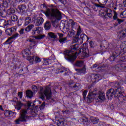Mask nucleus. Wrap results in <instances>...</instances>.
<instances>
[{
  "label": "nucleus",
  "mask_w": 126,
  "mask_h": 126,
  "mask_svg": "<svg viewBox=\"0 0 126 126\" xmlns=\"http://www.w3.org/2000/svg\"><path fill=\"white\" fill-rule=\"evenodd\" d=\"M26 95L28 98H32L33 97V92L28 91L26 92Z\"/></svg>",
  "instance_id": "obj_37"
},
{
  "label": "nucleus",
  "mask_w": 126,
  "mask_h": 126,
  "mask_svg": "<svg viewBox=\"0 0 126 126\" xmlns=\"http://www.w3.org/2000/svg\"><path fill=\"white\" fill-rule=\"evenodd\" d=\"M113 12H114L113 19L114 20H117V19H118V13H117V12H116V11H113Z\"/></svg>",
  "instance_id": "obj_50"
},
{
  "label": "nucleus",
  "mask_w": 126,
  "mask_h": 126,
  "mask_svg": "<svg viewBox=\"0 0 126 126\" xmlns=\"http://www.w3.org/2000/svg\"><path fill=\"white\" fill-rule=\"evenodd\" d=\"M12 43V41H11V38L10 37H9L7 40L5 42V44L6 45H10Z\"/></svg>",
  "instance_id": "obj_46"
},
{
  "label": "nucleus",
  "mask_w": 126,
  "mask_h": 126,
  "mask_svg": "<svg viewBox=\"0 0 126 126\" xmlns=\"http://www.w3.org/2000/svg\"><path fill=\"white\" fill-rule=\"evenodd\" d=\"M19 35V34L18 33H16L10 37L11 38V40H15V39H16Z\"/></svg>",
  "instance_id": "obj_47"
},
{
  "label": "nucleus",
  "mask_w": 126,
  "mask_h": 126,
  "mask_svg": "<svg viewBox=\"0 0 126 126\" xmlns=\"http://www.w3.org/2000/svg\"><path fill=\"white\" fill-rule=\"evenodd\" d=\"M120 48L122 51H123V52H124V53H126V42H124L122 43L120 45Z\"/></svg>",
  "instance_id": "obj_35"
},
{
  "label": "nucleus",
  "mask_w": 126,
  "mask_h": 126,
  "mask_svg": "<svg viewBox=\"0 0 126 126\" xmlns=\"http://www.w3.org/2000/svg\"><path fill=\"white\" fill-rule=\"evenodd\" d=\"M12 0H3V6L5 8H7L8 6V3H11Z\"/></svg>",
  "instance_id": "obj_25"
},
{
  "label": "nucleus",
  "mask_w": 126,
  "mask_h": 126,
  "mask_svg": "<svg viewBox=\"0 0 126 126\" xmlns=\"http://www.w3.org/2000/svg\"><path fill=\"white\" fill-rule=\"evenodd\" d=\"M80 122H82L83 123H87V122H88V119L86 117H83L80 119Z\"/></svg>",
  "instance_id": "obj_48"
},
{
  "label": "nucleus",
  "mask_w": 126,
  "mask_h": 126,
  "mask_svg": "<svg viewBox=\"0 0 126 126\" xmlns=\"http://www.w3.org/2000/svg\"><path fill=\"white\" fill-rule=\"evenodd\" d=\"M126 31L123 30L121 32H119V33L118 36V38H119V40H123L124 38L126 37Z\"/></svg>",
  "instance_id": "obj_17"
},
{
  "label": "nucleus",
  "mask_w": 126,
  "mask_h": 126,
  "mask_svg": "<svg viewBox=\"0 0 126 126\" xmlns=\"http://www.w3.org/2000/svg\"><path fill=\"white\" fill-rule=\"evenodd\" d=\"M34 28V25L33 24L29 25L25 29V31L26 32H30L31 30H32Z\"/></svg>",
  "instance_id": "obj_29"
},
{
  "label": "nucleus",
  "mask_w": 126,
  "mask_h": 126,
  "mask_svg": "<svg viewBox=\"0 0 126 126\" xmlns=\"http://www.w3.org/2000/svg\"><path fill=\"white\" fill-rule=\"evenodd\" d=\"M94 99H95L96 102L99 103L103 102L106 100L105 93L102 91H98L97 90H94L92 93H90L87 96V101L88 103H91Z\"/></svg>",
  "instance_id": "obj_3"
},
{
  "label": "nucleus",
  "mask_w": 126,
  "mask_h": 126,
  "mask_svg": "<svg viewBox=\"0 0 126 126\" xmlns=\"http://www.w3.org/2000/svg\"><path fill=\"white\" fill-rule=\"evenodd\" d=\"M10 20H8L7 21L6 20L1 19L0 18V27H3L4 28H6L7 25H12L13 23H11Z\"/></svg>",
  "instance_id": "obj_10"
},
{
  "label": "nucleus",
  "mask_w": 126,
  "mask_h": 126,
  "mask_svg": "<svg viewBox=\"0 0 126 126\" xmlns=\"http://www.w3.org/2000/svg\"><path fill=\"white\" fill-rule=\"evenodd\" d=\"M48 35L50 38H52L53 39H57V36L56 35V33L54 32H49L48 33Z\"/></svg>",
  "instance_id": "obj_41"
},
{
  "label": "nucleus",
  "mask_w": 126,
  "mask_h": 126,
  "mask_svg": "<svg viewBox=\"0 0 126 126\" xmlns=\"http://www.w3.org/2000/svg\"><path fill=\"white\" fill-rule=\"evenodd\" d=\"M63 121L58 120L57 122L58 126H63Z\"/></svg>",
  "instance_id": "obj_49"
},
{
  "label": "nucleus",
  "mask_w": 126,
  "mask_h": 126,
  "mask_svg": "<svg viewBox=\"0 0 126 126\" xmlns=\"http://www.w3.org/2000/svg\"><path fill=\"white\" fill-rule=\"evenodd\" d=\"M69 85L71 86V87H72V88H73V89H75L76 90L79 89L80 88V84H79V83L75 84L73 86H71V85L72 84V83H69Z\"/></svg>",
  "instance_id": "obj_27"
},
{
  "label": "nucleus",
  "mask_w": 126,
  "mask_h": 126,
  "mask_svg": "<svg viewBox=\"0 0 126 126\" xmlns=\"http://www.w3.org/2000/svg\"><path fill=\"white\" fill-rule=\"evenodd\" d=\"M90 46L91 47V48H94V42H93L92 41L90 42Z\"/></svg>",
  "instance_id": "obj_60"
},
{
  "label": "nucleus",
  "mask_w": 126,
  "mask_h": 126,
  "mask_svg": "<svg viewBox=\"0 0 126 126\" xmlns=\"http://www.w3.org/2000/svg\"><path fill=\"white\" fill-rule=\"evenodd\" d=\"M71 28L72 29H73V28H74V26H75V24H76V23L74 22V21H72V20H71Z\"/></svg>",
  "instance_id": "obj_56"
},
{
  "label": "nucleus",
  "mask_w": 126,
  "mask_h": 126,
  "mask_svg": "<svg viewBox=\"0 0 126 126\" xmlns=\"http://www.w3.org/2000/svg\"><path fill=\"white\" fill-rule=\"evenodd\" d=\"M67 71L66 69L65 68H58L56 70V73H63V72H64V75H66L67 74Z\"/></svg>",
  "instance_id": "obj_20"
},
{
  "label": "nucleus",
  "mask_w": 126,
  "mask_h": 126,
  "mask_svg": "<svg viewBox=\"0 0 126 126\" xmlns=\"http://www.w3.org/2000/svg\"><path fill=\"white\" fill-rule=\"evenodd\" d=\"M17 20H18V17L15 15H12L11 16V23H13L12 25H13V24H14V22L17 21Z\"/></svg>",
  "instance_id": "obj_21"
},
{
  "label": "nucleus",
  "mask_w": 126,
  "mask_h": 126,
  "mask_svg": "<svg viewBox=\"0 0 126 126\" xmlns=\"http://www.w3.org/2000/svg\"><path fill=\"white\" fill-rule=\"evenodd\" d=\"M44 13L49 19H51L52 24H55L57 20L62 19V13L56 8H47Z\"/></svg>",
  "instance_id": "obj_2"
},
{
  "label": "nucleus",
  "mask_w": 126,
  "mask_h": 126,
  "mask_svg": "<svg viewBox=\"0 0 126 126\" xmlns=\"http://www.w3.org/2000/svg\"><path fill=\"white\" fill-rule=\"evenodd\" d=\"M81 50L82 51L83 56V57H84V58H87L89 57V52L88 51V49L84 48L81 49Z\"/></svg>",
  "instance_id": "obj_19"
},
{
  "label": "nucleus",
  "mask_w": 126,
  "mask_h": 126,
  "mask_svg": "<svg viewBox=\"0 0 126 126\" xmlns=\"http://www.w3.org/2000/svg\"><path fill=\"white\" fill-rule=\"evenodd\" d=\"M4 115L6 117H11L12 116V115H13V112L8 110H6L5 111Z\"/></svg>",
  "instance_id": "obj_39"
},
{
  "label": "nucleus",
  "mask_w": 126,
  "mask_h": 126,
  "mask_svg": "<svg viewBox=\"0 0 126 126\" xmlns=\"http://www.w3.org/2000/svg\"><path fill=\"white\" fill-rule=\"evenodd\" d=\"M84 63V62L83 61H77L75 63V65H76V66H78V67H80L83 65Z\"/></svg>",
  "instance_id": "obj_32"
},
{
  "label": "nucleus",
  "mask_w": 126,
  "mask_h": 126,
  "mask_svg": "<svg viewBox=\"0 0 126 126\" xmlns=\"http://www.w3.org/2000/svg\"><path fill=\"white\" fill-rule=\"evenodd\" d=\"M29 62H30V63L32 64H33L34 63H34H40L41 62V59L38 57H28L27 59Z\"/></svg>",
  "instance_id": "obj_9"
},
{
  "label": "nucleus",
  "mask_w": 126,
  "mask_h": 126,
  "mask_svg": "<svg viewBox=\"0 0 126 126\" xmlns=\"http://www.w3.org/2000/svg\"><path fill=\"white\" fill-rule=\"evenodd\" d=\"M30 16L32 18V19H33V20L37 19V14H35L34 13H32Z\"/></svg>",
  "instance_id": "obj_52"
},
{
  "label": "nucleus",
  "mask_w": 126,
  "mask_h": 126,
  "mask_svg": "<svg viewBox=\"0 0 126 126\" xmlns=\"http://www.w3.org/2000/svg\"><path fill=\"white\" fill-rule=\"evenodd\" d=\"M44 108H45V103H43L42 104H41L40 106V109L41 110H42V109H44Z\"/></svg>",
  "instance_id": "obj_62"
},
{
  "label": "nucleus",
  "mask_w": 126,
  "mask_h": 126,
  "mask_svg": "<svg viewBox=\"0 0 126 126\" xmlns=\"http://www.w3.org/2000/svg\"><path fill=\"white\" fill-rule=\"evenodd\" d=\"M121 16L122 18H125L126 17V11H124L121 13Z\"/></svg>",
  "instance_id": "obj_55"
},
{
  "label": "nucleus",
  "mask_w": 126,
  "mask_h": 126,
  "mask_svg": "<svg viewBox=\"0 0 126 126\" xmlns=\"http://www.w3.org/2000/svg\"><path fill=\"white\" fill-rule=\"evenodd\" d=\"M32 35H35V34H36V30H35V29H34V30H33L32 31Z\"/></svg>",
  "instance_id": "obj_63"
},
{
  "label": "nucleus",
  "mask_w": 126,
  "mask_h": 126,
  "mask_svg": "<svg viewBox=\"0 0 126 126\" xmlns=\"http://www.w3.org/2000/svg\"><path fill=\"white\" fill-rule=\"evenodd\" d=\"M39 95L42 99H45V96L47 100L52 99V89L50 87H41Z\"/></svg>",
  "instance_id": "obj_5"
},
{
  "label": "nucleus",
  "mask_w": 126,
  "mask_h": 126,
  "mask_svg": "<svg viewBox=\"0 0 126 126\" xmlns=\"http://www.w3.org/2000/svg\"><path fill=\"white\" fill-rule=\"evenodd\" d=\"M44 23V19L42 17H40L38 18L37 20L35 23V25L36 26H40V25H42Z\"/></svg>",
  "instance_id": "obj_22"
},
{
  "label": "nucleus",
  "mask_w": 126,
  "mask_h": 126,
  "mask_svg": "<svg viewBox=\"0 0 126 126\" xmlns=\"http://www.w3.org/2000/svg\"><path fill=\"white\" fill-rule=\"evenodd\" d=\"M123 55H124V53L121 52L120 49L116 50L115 52L112 53V56H110L109 61H110V62H114L116 58L119 57V56L121 57V56H123Z\"/></svg>",
  "instance_id": "obj_7"
},
{
  "label": "nucleus",
  "mask_w": 126,
  "mask_h": 126,
  "mask_svg": "<svg viewBox=\"0 0 126 126\" xmlns=\"http://www.w3.org/2000/svg\"><path fill=\"white\" fill-rule=\"evenodd\" d=\"M78 49V45L74 44L70 47V50L66 49L64 51V55H65V59L70 62V63H73L77 57L74 52Z\"/></svg>",
  "instance_id": "obj_4"
},
{
  "label": "nucleus",
  "mask_w": 126,
  "mask_h": 126,
  "mask_svg": "<svg viewBox=\"0 0 126 126\" xmlns=\"http://www.w3.org/2000/svg\"><path fill=\"white\" fill-rule=\"evenodd\" d=\"M93 79H94L96 81L100 80L101 79V76L98 74L95 75Z\"/></svg>",
  "instance_id": "obj_45"
},
{
  "label": "nucleus",
  "mask_w": 126,
  "mask_h": 126,
  "mask_svg": "<svg viewBox=\"0 0 126 126\" xmlns=\"http://www.w3.org/2000/svg\"><path fill=\"white\" fill-rule=\"evenodd\" d=\"M28 109H23L21 110V114L19 118L15 121L16 125H20V122L26 123L25 116L27 115Z\"/></svg>",
  "instance_id": "obj_6"
},
{
  "label": "nucleus",
  "mask_w": 126,
  "mask_h": 126,
  "mask_svg": "<svg viewBox=\"0 0 126 126\" xmlns=\"http://www.w3.org/2000/svg\"><path fill=\"white\" fill-rule=\"evenodd\" d=\"M82 32V31L81 30V27H80V26H78V28L77 29L76 35L77 36H80Z\"/></svg>",
  "instance_id": "obj_44"
},
{
  "label": "nucleus",
  "mask_w": 126,
  "mask_h": 126,
  "mask_svg": "<svg viewBox=\"0 0 126 126\" xmlns=\"http://www.w3.org/2000/svg\"><path fill=\"white\" fill-rule=\"evenodd\" d=\"M14 13H15V10L14 9H9L7 10L6 14L7 16L10 15H14Z\"/></svg>",
  "instance_id": "obj_26"
},
{
  "label": "nucleus",
  "mask_w": 126,
  "mask_h": 126,
  "mask_svg": "<svg viewBox=\"0 0 126 126\" xmlns=\"http://www.w3.org/2000/svg\"><path fill=\"white\" fill-rule=\"evenodd\" d=\"M35 32L38 34H40L41 33V27H37L35 28Z\"/></svg>",
  "instance_id": "obj_53"
},
{
  "label": "nucleus",
  "mask_w": 126,
  "mask_h": 126,
  "mask_svg": "<svg viewBox=\"0 0 126 126\" xmlns=\"http://www.w3.org/2000/svg\"><path fill=\"white\" fill-rule=\"evenodd\" d=\"M24 20V18L21 17L17 22L18 26H21L22 25V24L23 23V21Z\"/></svg>",
  "instance_id": "obj_43"
},
{
  "label": "nucleus",
  "mask_w": 126,
  "mask_h": 126,
  "mask_svg": "<svg viewBox=\"0 0 126 126\" xmlns=\"http://www.w3.org/2000/svg\"><path fill=\"white\" fill-rule=\"evenodd\" d=\"M104 11L105 13H102V14H103V17H105V18H108V17L112 18V17H113V11L111 9L109 8H105L104 9Z\"/></svg>",
  "instance_id": "obj_8"
},
{
  "label": "nucleus",
  "mask_w": 126,
  "mask_h": 126,
  "mask_svg": "<svg viewBox=\"0 0 126 126\" xmlns=\"http://www.w3.org/2000/svg\"><path fill=\"white\" fill-rule=\"evenodd\" d=\"M45 36L42 34H40L37 36H32V38H35L36 40H41L42 39H44Z\"/></svg>",
  "instance_id": "obj_42"
},
{
  "label": "nucleus",
  "mask_w": 126,
  "mask_h": 126,
  "mask_svg": "<svg viewBox=\"0 0 126 126\" xmlns=\"http://www.w3.org/2000/svg\"><path fill=\"white\" fill-rule=\"evenodd\" d=\"M111 85L113 87V88L116 89H110L106 93L107 97H118V100H119L120 103L123 104V103H126V95H123L124 93V88L121 87V84L120 83L113 82L111 83Z\"/></svg>",
  "instance_id": "obj_1"
},
{
  "label": "nucleus",
  "mask_w": 126,
  "mask_h": 126,
  "mask_svg": "<svg viewBox=\"0 0 126 126\" xmlns=\"http://www.w3.org/2000/svg\"><path fill=\"white\" fill-rule=\"evenodd\" d=\"M86 95H87V90H85L83 92V99L85 100L86 98Z\"/></svg>",
  "instance_id": "obj_54"
},
{
  "label": "nucleus",
  "mask_w": 126,
  "mask_h": 126,
  "mask_svg": "<svg viewBox=\"0 0 126 126\" xmlns=\"http://www.w3.org/2000/svg\"><path fill=\"white\" fill-rule=\"evenodd\" d=\"M19 9V12L20 14L22 15L24 14L26 11H27V9L26 8V6L25 4H21L18 6Z\"/></svg>",
  "instance_id": "obj_12"
},
{
  "label": "nucleus",
  "mask_w": 126,
  "mask_h": 126,
  "mask_svg": "<svg viewBox=\"0 0 126 126\" xmlns=\"http://www.w3.org/2000/svg\"><path fill=\"white\" fill-rule=\"evenodd\" d=\"M18 95L20 99L22 98V92H19L18 93Z\"/></svg>",
  "instance_id": "obj_59"
},
{
  "label": "nucleus",
  "mask_w": 126,
  "mask_h": 126,
  "mask_svg": "<svg viewBox=\"0 0 126 126\" xmlns=\"http://www.w3.org/2000/svg\"><path fill=\"white\" fill-rule=\"evenodd\" d=\"M32 90L34 93H36V92H38V88L36 86H32Z\"/></svg>",
  "instance_id": "obj_51"
},
{
  "label": "nucleus",
  "mask_w": 126,
  "mask_h": 126,
  "mask_svg": "<svg viewBox=\"0 0 126 126\" xmlns=\"http://www.w3.org/2000/svg\"><path fill=\"white\" fill-rule=\"evenodd\" d=\"M75 70L77 72V74L79 75H83V74H85V72H86V68L84 66L82 68L75 69Z\"/></svg>",
  "instance_id": "obj_16"
},
{
  "label": "nucleus",
  "mask_w": 126,
  "mask_h": 126,
  "mask_svg": "<svg viewBox=\"0 0 126 126\" xmlns=\"http://www.w3.org/2000/svg\"><path fill=\"white\" fill-rule=\"evenodd\" d=\"M19 32L20 35H23V34L24 33V29H21Z\"/></svg>",
  "instance_id": "obj_57"
},
{
  "label": "nucleus",
  "mask_w": 126,
  "mask_h": 126,
  "mask_svg": "<svg viewBox=\"0 0 126 126\" xmlns=\"http://www.w3.org/2000/svg\"><path fill=\"white\" fill-rule=\"evenodd\" d=\"M26 22L25 23V26H27V25H29V24H30L31 23V17H27L25 19Z\"/></svg>",
  "instance_id": "obj_36"
},
{
  "label": "nucleus",
  "mask_w": 126,
  "mask_h": 126,
  "mask_svg": "<svg viewBox=\"0 0 126 126\" xmlns=\"http://www.w3.org/2000/svg\"><path fill=\"white\" fill-rule=\"evenodd\" d=\"M31 117H32V116L26 115L25 116V120H26V122H27V119L29 120V119H30V118H31Z\"/></svg>",
  "instance_id": "obj_61"
},
{
  "label": "nucleus",
  "mask_w": 126,
  "mask_h": 126,
  "mask_svg": "<svg viewBox=\"0 0 126 126\" xmlns=\"http://www.w3.org/2000/svg\"><path fill=\"white\" fill-rule=\"evenodd\" d=\"M98 66V69L101 70V69H103V68H106L107 67V65L104 64H99L98 65L97 64H94L93 66V68H95Z\"/></svg>",
  "instance_id": "obj_18"
},
{
  "label": "nucleus",
  "mask_w": 126,
  "mask_h": 126,
  "mask_svg": "<svg viewBox=\"0 0 126 126\" xmlns=\"http://www.w3.org/2000/svg\"><path fill=\"white\" fill-rule=\"evenodd\" d=\"M115 68L116 70H117V71H119V72L124 71V70H126V64H124V63L118 64L115 65Z\"/></svg>",
  "instance_id": "obj_11"
},
{
  "label": "nucleus",
  "mask_w": 126,
  "mask_h": 126,
  "mask_svg": "<svg viewBox=\"0 0 126 126\" xmlns=\"http://www.w3.org/2000/svg\"><path fill=\"white\" fill-rule=\"evenodd\" d=\"M22 106H23V104L21 103V101L17 102L16 109L18 111H19V110L21 109V107H22Z\"/></svg>",
  "instance_id": "obj_38"
},
{
  "label": "nucleus",
  "mask_w": 126,
  "mask_h": 126,
  "mask_svg": "<svg viewBox=\"0 0 126 126\" xmlns=\"http://www.w3.org/2000/svg\"><path fill=\"white\" fill-rule=\"evenodd\" d=\"M83 11L85 14H87V15H89L91 13V10L87 7L84 8Z\"/></svg>",
  "instance_id": "obj_31"
},
{
  "label": "nucleus",
  "mask_w": 126,
  "mask_h": 126,
  "mask_svg": "<svg viewBox=\"0 0 126 126\" xmlns=\"http://www.w3.org/2000/svg\"><path fill=\"white\" fill-rule=\"evenodd\" d=\"M30 50L29 49H26L23 51V57L24 58L29 56V52Z\"/></svg>",
  "instance_id": "obj_30"
},
{
  "label": "nucleus",
  "mask_w": 126,
  "mask_h": 126,
  "mask_svg": "<svg viewBox=\"0 0 126 126\" xmlns=\"http://www.w3.org/2000/svg\"><path fill=\"white\" fill-rule=\"evenodd\" d=\"M79 41H80V38H79V35H77L76 34L75 36L73 39L72 42L73 43H77V42H79Z\"/></svg>",
  "instance_id": "obj_40"
},
{
  "label": "nucleus",
  "mask_w": 126,
  "mask_h": 126,
  "mask_svg": "<svg viewBox=\"0 0 126 126\" xmlns=\"http://www.w3.org/2000/svg\"><path fill=\"white\" fill-rule=\"evenodd\" d=\"M29 41L31 43L30 45V49H33L36 46V42L33 39H30Z\"/></svg>",
  "instance_id": "obj_33"
},
{
  "label": "nucleus",
  "mask_w": 126,
  "mask_h": 126,
  "mask_svg": "<svg viewBox=\"0 0 126 126\" xmlns=\"http://www.w3.org/2000/svg\"><path fill=\"white\" fill-rule=\"evenodd\" d=\"M15 31H16V27H13L11 28L7 29L5 31V33L7 35L11 36V35H12Z\"/></svg>",
  "instance_id": "obj_13"
},
{
  "label": "nucleus",
  "mask_w": 126,
  "mask_h": 126,
  "mask_svg": "<svg viewBox=\"0 0 126 126\" xmlns=\"http://www.w3.org/2000/svg\"><path fill=\"white\" fill-rule=\"evenodd\" d=\"M87 38V35L85 34H81L80 35V43L81 44H82L83 43V41L85 40H86V38Z\"/></svg>",
  "instance_id": "obj_28"
},
{
  "label": "nucleus",
  "mask_w": 126,
  "mask_h": 126,
  "mask_svg": "<svg viewBox=\"0 0 126 126\" xmlns=\"http://www.w3.org/2000/svg\"><path fill=\"white\" fill-rule=\"evenodd\" d=\"M117 21L118 22L119 24H121V23H123V22H124L123 20H121L120 19H117Z\"/></svg>",
  "instance_id": "obj_58"
},
{
  "label": "nucleus",
  "mask_w": 126,
  "mask_h": 126,
  "mask_svg": "<svg viewBox=\"0 0 126 126\" xmlns=\"http://www.w3.org/2000/svg\"><path fill=\"white\" fill-rule=\"evenodd\" d=\"M51 27H52L51 22L47 21L44 25V29L45 30H50V29H51Z\"/></svg>",
  "instance_id": "obj_23"
},
{
  "label": "nucleus",
  "mask_w": 126,
  "mask_h": 126,
  "mask_svg": "<svg viewBox=\"0 0 126 126\" xmlns=\"http://www.w3.org/2000/svg\"><path fill=\"white\" fill-rule=\"evenodd\" d=\"M90 121L94 124H96L97 123H99V119H97L95 117H91Z\"/></svg>",
  "instance_id": "obj_34"
},
{
  "label": "nucleus",
  "mask_w": 126,
  "mask_h": 126,
  "mask_svg": "<svg viewBox=\"0 0 126 126\" xmlns=\"http://www.w3.org/2000/svg\"><path fill=\"white\" fill-rule=\"evenodd\" d=\"M123 5L125 6V7H126V0H124Z\"/></svg>",
  "instance_id": "obj_64"
},
{
  "label": "nucleus",
  "mask_w": 126,
  "mask_h": 126,
  "mask_svg": "<svg viewBox=\"0 0 126 126\" xmlns=\"http://www.w3.org/2000/svg\"><path fill=\"white\" fill-rule=\"evenodd\" d=\"M58 35L59 36V41L60 43H61L62 44H64V43H65V42H66L67 40V37H63V33H58Z\"/></svg>",
  "instance_id": "obj_14"
},
{
  "label": "nucleus",
  "mask_w": 126,
  "mask_h": 126,
  "mask_svg": "<svg viewBox=\"0 0 126 126\" xmlns=\"http://www.w3.org/2000/svg\"><path fill=\"white\" fill-rule=\"evenodd\" d=\"M42 63L43 65H49L51 63L52 61L49 59L44 58Z\"/></svg>",
  "instance_id": "obj_24"
},
{
  "label": "nucleus",
  "mask_w": 126,
  "mask_h": 126,
  "mask_svg": "<svg viewBox=\"0 0 126 126\" xmlns=\"http://www.w3.org/2000/svg\"><path fill=\"white\" fill-rule=\"evenodd\" d=\"M99 4H95V5L96 7H100V8H104L105 7V5L102 4V3H105L106 4L108 2V0H97Z\"/></svg>",
  "instance_id": "obj_15"
}]
</instances>
